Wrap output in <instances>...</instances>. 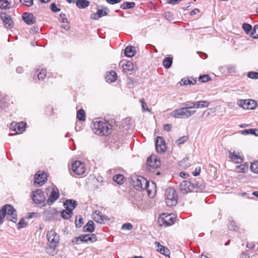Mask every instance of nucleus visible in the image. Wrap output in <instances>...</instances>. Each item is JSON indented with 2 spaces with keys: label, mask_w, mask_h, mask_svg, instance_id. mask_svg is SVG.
Here are the masks:
<instances>
[{
  "label": "nucleus",
  "mask_w": 258,
  "mask_h": 258,
  "mask_svg": "<svg viewBox=\"0 0 258 258\" xmlns=\"http://www.w3.org/2000/svg\"><path fill=\"white\" fill-rule=\"evenodd\" d=\"M73 211L68 209L63 210L61 213V217L64 219H68L72 216Z\"/></svg>",
  "instance_id": "36"
},
{
  "label": "nucleus",
  "mask_w": 258,
  "mask_h": 258,
  "mask_svg": "<svg viewBox=\"0 0 258 258\" xmlns=\"http://www.w3.org/2000/svg\"><path fill=\"white\" fill-rule=\"evenodd\" d=\"M179 188L181 192L183 194L193 191L194 189H196V191H197L196 182L193 183L187 180H184L180 183Z\"/></svg>",
  "instance_id": "7"
},
{
  "label": "nucleus",
  "mask_w": 258,
  "mask_h": 258,
  "mask_svg": "<svg viewBox=\"0 0 258 258\" xmlns=\"http://www.w3.org/2000/svg\"><path fill=\"white\" fill-rule=\"evenodd\" d=\"M5 100V97L4 95L0 92V106L4 103Z\"/></svg>",
  "instance_id": "59"
},
{
  "label": "nucleus",
  "mask_w": 258,
  "mask_h": 258,
  "mask_svg": "<svg viewBox=\"0 0 258 258\" xmlns=\"http://www.w3.org/2000/svg\"><path fill=\"white\" fill-rule=\"evenodd\" d=\"M56 213V211L55 209L49 208L45 210H44L42 215H44L46 218L49 219L53 217Z\"/></svg>",
  "instance_id": "29"
},
{
  "label": "nucleus",
  "mask_w": 258,
  "mask_h": 258,
  "mask_svg": "<svg viewBox=\"0 0 258 258\" xmlns=\"http://www.w3.org/2000/svg\"><path fill=\"white\" fill-rule=\"evenodd\" d=\"M97 240L96 235L94 234H89L82 235L78 237H75L72 240V242L74 244H78L80 242L93 243Z\"/></svg>",
  "instance_id": "5"
},
{
  "label": "nucleus",
  "mask_w": 258,
  "mask_h": 258,
  "mask_svg": "<svg viewBox=\"0 0 258 258\" xmlns=\"http://www.w3.org/2000/svg\"><path fill=\"white\" fill-rule=\"evenodd\" d=\"M123 179L124 176L121 174H117L113 176V180L118 184L123 183Z\"/></svg>",
  "instance_id": "42"
},
{
  "label": "nucleus",
  "mask_w": 258,
  "mask_h": 258,
  "mask_svg": "<svg viewBox=\"0 0 258 258\" xmlns=\"http://www.w3.org/2000/svg\"><path fill=\"white\" fill-rule=\"evenodd\" d=\"M250 170L251 171L254 173L258 174V162L254 161L250 165Z\"/></svg>",
  "instance_id": "44"
},
{
  "label": "nucleus",
  "mask_w": 258,
  "mask_h": 258,
  "mask_svg": "<svg viewBox=\"0 0 258 258\" xmlns=\"http://www.w3.org/2000/svg\"><path fill=\"white\" fill-rule=\"evenodd\" d=\"M90 3L87 0H77V6L80 9H84L89 6Z\"/></svg>",
  "instance_id": "33"
},
{
  "label": "nucleus",
  "mask_w": 258,
  "mask_h": 258,
  "mask_svg": "<svg viewBox=\"0 0 258 258\" xmlns=\"http://www.w3.org/2000/svg\"><path fill=\"white\" fill-rule=\"evenodd\" d=\"M136 53L135 48L132 46H126L124 51V55L128 57H132L135 55Z\"/></svg>",
  "instance_id": "28"
},
{
  "label": "nucleus",
  "mask_w": 258,
  "mask_h": 258,
  "mask_svg": "<svg viewBox=\"0 0 258 258\" xmlns=\"http://www.w3.org/2000/svg\"><path fill=\"white\" fill-rule=\"evenodd\" d=\"M122 68L124 72L131 74L134 71L135 66L132 61H127L122 62Z\"/></svg>",
  "instance_id": "22"
},
{
  "label": "nucleus",
  "mask_w": 258,
  "mask_h": 258,
  "mask_svg": "<svg viewBox=\"0 0 258 258\" xmlns=\"http://www.w3.org/2000/svg\"><path fill=\"white\" fill-rule=\"evenodd\" d=\"M134 187L138 190H144L147 188L148 181L142 176L135 177L133 180Z\"/></svg>",
  "instance_id": "8"
},
{
  "label": "nucleus",
  "mask_w": 258,
  "mask_h": 258,
  "mask_svg": "<svg viewBox=\"0 0 258 258\" xmlns=\"http://www.w3.org/2000/svg\"><path fill=\"white\" fill-rule=\"evenodd\" d=\"M172 63V58L170 57H165L163 61V65L166 69H169Z\"/></svg>",
  "instance_id": "37"
},
{
  "label": "nucleus",
  "mask_w": 258,
  "mask_h": 258,
  "mask_svg": "<svg viewBox=\"0 0 258 258\" xmlns=\"http://www.w3.org/2000/svg\"><path fill=\"white\" fill-rule=\"evenodd\" d=\"M92 217L96 222L101 224L108 220V219L106 216L102 215L101 212L98 210H96L93 212L92 214Z\"/></svg>",
  "instance_id": "17"
},
{
  "label": "nucleus",
  "mask_w": 258,
  "mask_h": 258,
  "mask_svg": "<svg viewBox=\"0 0 258 258\" xmlns=\"http://www.w3.org/2000/svg\"><path fill=\"white\" fill-rule=\"evenodd\" d=\"M156 150L158 153H162L165 152L166 147L165 141L161 137H157L155 141Z\"/></svg>",
  "instance_id": "13"
},
{
  "label": "nucleus",
  "mask_w": 258,
  "mask_h": 258,
  "mask_svg": "<svg viewBox=\"0 0 258 258\" xmlns=\"http://www.w3.org/2000/svg\"><path fill=\"white\" fill-rule=\"evenodd\" d=\"M237 104L244 109H253L257 106L256 102L252 99L239 100Z\"/></svg>",
  "instance_id": "9"
},
{
  "label": "nucleus",
  "mask_w": 258,
  "mask_h": 258,
  "mask_svg": "<svg viewBox=\"0 0 258 258\" xmlns=\"http://www.w3.org/2000/svg\"><path fill=\"white\" fill-rule=\"evenodd\" d=\"M46 180V173L43 171H38L35 175L34 183L39 186L43 185Z\"/></svg>",
  "instance_id": "14"
},
{
  "label": "nucleus",
  "mask_w": 258,
  "mask_h": 258,
  "mask_svg": "<svg viewBox=\"0 0 258 258\" xmlns=\"http://www.w3.org/2000/svg\"><path fill=\"white\" fill-rule=\"evenodd\" d=\"M242 28L247 34H249L252 30V26L247 23H244L242 25Z\"/></svg>",
  "instance_id": "48"
},
{
  "label": "nucleus",
  "mask_w": 258,
  "mask_h": 258,
  "mask_svg": "<svg viewBox=\"0 0 258 258\" xmlns=\"http://www.w3.org/2000/svg\"><path fill=\"white\" fill-rule=\"evenodd\" d=\"M133 225L132 224L127 223L123 224L122 225L121 229L122 230L126 229V230H131L133 229Z\"/></svg>",
  "instance_id": "53"
},
{
  "label": "nucleus",
  "mask_w": 258,
  "mask_h": 258,
  "mask_svg": "<svg viewBox=\"0 0 258 258\" xmlns=\"http://www.w3.org/2000/svg\"><path fill=\"white\" fill-rule=\"evenodd\" d=\"M19 2L27 7H30L33 4V0H19Z\"/></svg>",
  "instance_id": "54"
},
{
  "label": "nucleus",
  "mask_w": 258,
  "mask_h": 258,
  "mask_svg": "<svg viewBox=\"0 0 258 258\" xmlns=\"http://www.w3.org/2000/svg\"><path fill=\"white\" fill-rule=\"evenodd\" d=\"M163 129L165 131L169 132L171 129V125L170 124H166L163 126Z\"/></svg>",
  "instance_id": "57"
},
{
  "label": "nucleus",
  "mask_w": 258,
  "mask_h": 258,
  "mask_svg": "<svg viewBox=\"0 0 258 258\" xmlns=\"http://www.w3.org/2000/svg\"><path fill=\"white\" fill-rule=\"evenodd\" d=\"M165 202L168 206H175L177 203V196L175 190L170 187L165 191Z\"/></svg>",
  "instance_id": "4"
},
{
  "label": "nucleus",
  "mask_w": 258,
  "mask_h": 258,
  "mask_svg": "<svg viewBox=\"0 0 258 258\" xmlns=\"http://www.w3.org/2000/svg\"><path fill=\"white\" fill-rule=\"evenodd\" d=\"M94 222L92 221H89L87 224L83 227V230L85 232H92L94 231Z\"/></svg>",
  "instance_id": "32"
},
{
  "label": "nucleus",
  "mask_w": 258,
  "mask_h": 258,
  "mask_svg": "<svg viewBox=\"0 0 258 258\" xmlns=\"http://www.w3.org/2000/svg\"><path fill=\"white\" fill-rule=\"evenodd\" d=\"M201 172V169L200 168H196L195 171L193 172V175L194 176H197L200 174V173Z\"/></svg>",
  "instance_id": "64"
},
{
  "label": "nucleus",
  "mask_w": 258,
  "mask_h": 258,
  "mask_svg": "<svg viewBox=\"0 0 258 258\" xmlns=\"http://www.w3.org/2000/svg\"><path fill=\"white\" fill-rule=\"evenodd\" d=\"M50 8L51 10L54 12H57L60 11V9L56 7V6L54 3H53L51 5Z\"/></svg>",
  "instance_id": "56"
},
{
  "label": "nucleus",
  "mask_w": 258,
  "mask_h": 258,
  "mask_svg": "<svg viewBox=\"0 0 258 258\" xmlns=\"http://www.w3.org/2000/svg\"><path fill=\"white\" fill-rule=\"evenodd\" d=\"M37 214L34 212L30 213L28 214V218L31 219L37 216Z\"/></svg>",
  "instance_id": "62"
},
{
  "label": "nucleus",
  "mask_w": 258,
  "mask_h": 258,
  "mask_svg": "<svg viewBox=\"0 0 258 258\" xmlns=\"http://www.w3.org/2000/svg\"><path fill=\"white\" fill-rule=\"evenodd\" d=\"M196 102L188 101L183 104V105L185 107H191V110L196 108L195 105Z\"/></svg>",
  "instance_id": "50"
},
{
  "label": "nucleus",
  "mask_w": 258,
  "mask_h": 258,
  "mask_svg": "<svg viewBox=\"0 0 258 258\" xmlns=\"http://www.w3.org/2000/svg\"><path fill=\"white\" fill-rule=\"evenodd\" d=\"M77 204L76 201L73 200H67L64 203V206L66 209L73 211L77 207Z\"/></svg>",
  "instance_id": "25"
},
{
  "label": "nucleus",
  "mask_w": 258,
  "mask_h": 258,
  "mask_svg": "<svg viewBox=\"0 0 258 258\" xmlns=\"http://www.w3.org/2000/svg\"><path fill=\"white\" fill-rule=\"evenodd\" d=\"M107 11H108V9L107 8L101 6L100 8L98 9L97 13L91 15V19L94 20H98L101 17L107 15Z\"/></svg>",
  "instance_id": "16"
},
{
  "label": "nucleus",
  "mask_w": 258,
  "mask_h": 258,
  "mask_svg": "<svg viewBox=\"0 0 258 258\" xmlns=\"http://www.w3.org/2000/svg\"><path fill=\"white\" fill-rule=\"evenodd\" d=\"M61 27L66 30H69L70 28V25L68 23H63V24L61 25Z\"/></svg>",
  "instance_id": "58"
},
{
  "label": "nucleus",
  "mask_w": 258,
  "mask_h": 258,
  "mask_svg": "<svg viewBox=\"0 0 258 258\" xmlns=\"http://www.w3.org/2000/svg\"><path fill=\"white\" fill-rule=\"evenodd\" d=\"M32 199L35 204L37 205L40 204L42 206H45V197L44 193L40 189H37L33 191Z\"/></svg>",
  "instance_id": "11"
},
{
  "label": "nucleus",
  "mask_w": 258,
  "mask_h": 258,
  "mask_svg": "<svg viewBox=\"0 0 258 258\" xmlns=\"http://www.w3.org/2000/svg\"><path fill=\"white\" fill-rule=\"evenodd\" d=\"M197 80L194 78H182L180 82V85H194L196 83Z\"/></svg>",
  "instance_id": "31"
},
{
  "label": "nucleus",
  "mask_w": 258,
  "mask_h": 258,
  "mask_svg": "<svg viewBox=\"0 0 258 258\" xmlns=\"http://www.w3.org/2000/svg\"><path fill=\"white\" fill-rule=\"evenodd\" d=\"M83 224V218L80 216L79 217H77L76 220V226L77 227H80Z\"/></svg>",
  "instance_id": "52"
},
{
  "label": "nucleus",
  "mask_w": 258,
  "mask_h": 258,
  "mask_svg": "<svg viewBox=\"0 0 258 258\" xmlns=\"http://www.w3.org/2000/svg\"><path fill=\"white\" fill-rule=\"evenodd\" d=\"M72 170L76 174L80 175L84 173L86 167L83 163L76 161L72 164Z\"/></svg>",
  "instance_id": "12"
},
{
  "label": "nucleus",
  "mask_w": 258,
  "mask_h": 258,
  "mask_svg": "<svg viewBox=\"0 0 258 258\" xmlns=\"http://www.w3.org/2000/svg\"><path fill=\"white\" fill-rule=\"evenodd\" d=\"M111 125L105 119L98 118L94 119L92 131L95 134L107 136L111 133Z\"/></svg>",
  "instance_id": "1"
},
{
  "label": "nucleus",
  "mask_w": 258,
  "mask_h": 258,
  "mask_svg": "<svg viewBox=\"0 0 258 258\" xmlns=\"http://www.w3.org/2000/svg\"><path fill=\"white\" fill-rule=\"evenodd\" d=\"M1 18L6 28H10L13 27V22L10 16L5 13H1Z\"/></svg>",
  "instance_id": "20"
},
{
  "label": "nucleus",
  "mask_w": 258,
  "mask_h": 258,
  "mask_svg": "<svg viewBox=\"0 0 258 258\" xmlns=\"http://www.w3.org/2000/svg\"><path fill=\"white\" fill-rule=\"evenodd\" d=\"M227 69L229 73H234L236 71L235 67L233 66L228 67Z\"/></svg>",
  "instance_id": "61"
},
{
  "label": "nucleus",
  "mask_w": 258,
  "mask_h": 258,
  "mask_svg": "<svg viewBox=\"0 0 258 258\" xmlns=\"http://www.w3.org/2000/svg\"><path fill=\"white\" fill-rule=\"evenodd\" d=\"M77 117L80 121H85L86 115L85 111L83 109L79 110L77 113Z\"/></svg>",
  "instance_id": "38"
},
{
  "label": "nucleus",
  "mask_w": 258,
  "mask_h": 258,
  "mask_svg": "<svg viewBox=\"0 0 258 258\" xmlns=\"http://www.w3.org/2000/svg\"><path fill=\"white\" fill-rule=\"evenodd\" d=\"M26 123L24 122H13L11 123L10 129L12 131L16 132L15 134L10 133L9 136H13L16 134H22L25 130Z\"/></svg>",
  "instance_id": "10"
},
{
  "label": "nucleus",
  "mask_w": 258,
  "mask_h": 258,
  "mask_svg": "<svg viewBox=\"0 0 258 258\" xmlns=\"http://www.w3.org/2000/svg\"><path fill=\"white\" fill-rule=\"evenodd\" d=\"M140 102L142 104V109L143 111L145 112L146 111L149 110V108L147 106V105L146 103L144 101V99H141Z\"/></svg>",
  "instance_id": "55"
},
{
  "label": "nucleus",
  "mask_w": 258,
  "mask_h": 258,
  "mask_svg": "<svg viewBox=\"0 0 258 258\" xmlns=\"http://www.w3.org/2000/svg\"><path fill=\"white\" fill-rule=\"evenodd\" d=\"M210 102L208 101H199L195 102V108H202L207 107L210 105Z\"/></svg>",
  "instance_id": "34"
},
{
  "label": "nucleus",
  "mask_w": 258,
  "mask_h": 258,
  "mask_svg": "<svg viewBox=\"0 0 258 258\" xmlns=\"http://www.w3.org/2000/svg\"><path fill=\"white\" fill-rule=\"evenodd\" d=\"M59 192L57 188H53L49 197L47 201L48 205H51L59 198Z\"/></svg>",
  "instance_id": "18"
},
{
  "label": "nucleus",
  "mask_w": 258,
  "mask_h": 258,
  "mask_svg": "<svg viewBox=\"0 0 258 258\" xmlns=\"http://www.w3.org/2000/svg\"><path fill=\"white\" fill-rule=\"evenodd\" d=\"M188 139V137L187 136H184L181 137V138H180L178 140H177L176 141V144L178 146H179L181 144H184L185 142H186L187 141Z\"/></svg>",
  "instance_id": "45"
},
{
  "label": "nucleus",
  "mask_w": 258,
  "mask_h": 258,
  "mask_svg": "<svg viewBox=\"0 0 258 258\" xmlns=\"http://www.w3.org/2000/svg\"><path fill=\"white\" fill-rule=\"evenodd\" d=\"M199 12H200V11L198 9H195L194 10H193L192 11L190 12V15L191 16H193V15L197 14Z\"/></svg>",
  "instance_id": "63"
},
{
  "label": "nucleus",
  "mask_w": 258,
  "mask_h": 258,
  "mask_svg": "<svg viewBox=\"0 0 258 258\" xmlns=\"http://www.w3.org/2000/svg\"><path fill=\"white\" fill-rule=\"evenodd\" d=\"M23 20L28 25L33 24L35 21L33 14L27 13H24L22 16Z\"/></svg>",
  "instance_id": "24"
},
{
  "label": "nucleus",
  "mask_w": 258,
  "mask_h": 258,
  "mask_svg": "<svg viewBox=\"0 0 258 258\" xmlns=\"http://www.w3.org/2000/svg\"><path fill=\"white\" fill-rule=\"evenodd\" d=\"M6 216L8 221L16 223L17 221V212L14 207L11 205H5L0 210V225L3 223Z\"/></svg>",
  "instance_id": "2"
},
{
  "label": "nucleus",
  "mask_w": 258,
  "mask_h": 258,
  "mask_svg": "<svg viewBox=\"0 0 258 258\" xmlns=\"http://www.w3.org/2000/svg\"><path fill=\"white\" fill-rule=\"evenodd\" d=\"M247 77L252 79H258V73L255 72H250L247 73Z\"/></svg>",
  "instance_id": "49"
},
{
  "label": "nucleus",
  "mask_w": 258,
  "mask_h": 258,
  "mask_svg": "<svg viewBox=\"0 0 258 258\" xmlns=\"http://www.w3.org/2000/svg\"><path fill=\"white\" fill-rule=\"evenodd\" d=\"M11 8L10 3L7 0H0V8L2 9H9Z\"/></svg>",
  "instance_id": "41"
},
{
  "label": "nucleus",
  "mask_w": 258,
  "mask_h": 258,
  "mask_svg": "<svg viewBox=\"0 0 258 258\" xmlns=\"http://www.w3.org/2000/svg\"><path fill=\"white\" fill-rule=\"evenodd\" d=\"M106 81L108 83H113L117 79V74L115 72L111 71L108 72L105 77Z\"/></svg>",
  "instance_id": "27"
},
{
  "label": "nucleus",
  "mask_w": 258,
  "mask_h": 258,
  "mask_svg": "<svg viewBox=\"0 0 258 258\" xmlns=\"http://www.w3.org/2000/svg\"><path fill=\"white\" fill-rule=\"evenodd\" d=\"M196 110H191V107H185L175 109L172 111L170 115L176 118H188L195 114Z\"/></svg>",
  "instance_id": "3"
},
{
  "label": "nucleus",
  "mask_w": 258,
  "mask_h": 258,
  "mask_svg": "<svg viewBox=\"0 0 258 258\" xmlns=\"http://www.w3.org/2000/svg\"><path fill=\"white\" fill-rule=\"evenodd\" d=\"M135 6L134 2H126L121 4L120 8L123 10L131 9Z\"/></svg>",
  "instance_id": "40"
},
{
  "label": "nucleus",
  "mask_w": 258,
  "mask_h": 258,
  "mask_svg": "<svg viewBox=\"0 0 258 258\" xmlns=\"http://www.w3.org/2000/svg\"><path fill=\"white\" fill-rule=\"evenodd\" d=\"M229 157L231 160L235 163H241L243 161V157L240 153L234 152H229Z\"/></svg>",
  "instance_id": "21"
},
{
  "label": "nucleus",
  "mask_w": 258,
  "mask_h": 258,
  "mask_svg": "<svg viewBox=\"0 0 258 258\" xmlns=\"http://www.w3.org/2000/svg\"><path fill=\"white\" fill-rule=\"evenodd\" d=\"M146 189L148 191V196L153 197L156 191L155 183L153 181L151 183L148 181V185H147V188Z\"/></svg>",
  "instance_id": "26"
},
{
  "label": "nucleus",
  "mask_w": 258,
  "mask_h": 258,
  "mask_svg": "<svg viewBox=\"0 0 258 258\" xmlns=\"http://www.w3.org/2000/svg\"><path fill=\"white\" fill-rule=\"evenodd\" d=\"M175 220V215L173 214L163 213L160 215L158 222L161 226H168L172 225Z\"/></svg>",
  "instance_id": "6"
},
{
  "label": "nucleus",
  "mask_w": 258,
  "mask_h": 258,
  "mask_svg": "<svg viewBox=\"0 0 258 258\" xmlns=\"http://www.w3.org/2000/svg\"><path fill=\"white\" fill-rule=\"evenodd\" d=\"M248 165L245 163L244 164H240L236 167V171L238 173H245L248 170Z\"/></svg>",
  "instance_id": "35"
},
{
  "label": "nucleus",
  "mask_w": 258,
  "mask_h": 258,
  "mask_svg": "<svg viewBox=\"0 0 258 258\" xmlns=\"http://www.w3.org/2000/svg\"><path fill=\"white\" fill-rule=\"evenodd\" d=\"M243 135H254L256 136H258V130L255 128L245 130L241 131Z\"/></svg>",
  "instance_id": "39"
},
{
  "label": "nucleus",
  "mask_w": 258,
  "mask_h": 258,
  "mask_svg": "<svg viewBox=\"0 0 258 258\" xmlns=\"http://www.w3.org/2000/svg\"><path fill=\"white\" fill-rule=\"evenodd\" d=\"M27 225V222L26 221L24 218H22L20 219L19 222L17 224V228L18 229H20L25 227Z\"/></svg>",
  "instance_id": "43"
},
{
  "label": "nucleus",
  "mask_w": 258,
  "mask_h": 258,
  "mask_svg": "<svg viewBox=\"0 0 258 258\" xmlns=\"http://www.w3.org/2000/svg\"><path fill=\"white\" fill-rule=\"evenodd\" d=\"M46 71L45 69H41L38 73L37 76L39 80H43L46 77Z\"/></svg>",
  "instance_id": "47"
},
{
  "label": "nucleus",
  "mask_w": 258,
  "mask_h": 258,
  "mask_svg": "<svg viewBox=\"0 0 258 258\" xmlns=\"http://www.w3.org/2000/svg\"><path fill=\"white\" fill-rule=\"evenodd\" d=\"M57 245V244L50 243L49 246L46 249V252L51 255H55L57 253L56 250Z\"/></svg>",
  "instance_id": "30"
},
{
  "label": "nucleus",
  "mask_w": 258,
  "mask_h": 258,
  "mask_svg": "<svg viewBox=\"0 0 258 258\" xmlns=\"http://www.w3.org/2000/svg\"><path fill=\"white\" fill-rule=\"evenodd\" d=\"M46 237L49 243L58 244L59 242V236L54 230L49 231L47 233Z\"/></svg>",
  "instance_id": "15"
},
{
  "label": "nucleus",
  "mask_w": 258,
  "mask_h": 258,
  "mask_svg": "<svg viewBox=\"0 0 258 258\" xmlns=\"http://www.w3.org/2000/svg\"><path fill=\"white\" fill-rule=\"evenodd\" d=\"M147 165L153 168H156L160 166V162L156 156H151L147 159Z\"/></svg>",
  "instance_id": "19"
},
{
  "label": "nucleus",
  "mask_w": 258,
  "mask_h": 258,
  "mask_svg": "<svg viewBox=\"0 0 258 258\" xmlns=\"http://www.w3.org/2000/svg\"><path fill=\"white\" fill-rule=\"evenodd\" d=\"M121 0H106V2L111 5H114L120 3Z\"/></svg>",
  "instance_id": "60"
},
{
  "label": "nucleus",
  "mask_w": 258,
  "mask_h": 258,
  "mask_svg": "<svg viewBox=\"0 0 258 258\" xmlns=\"http://www.w3.org/2000/svg\"><path fill=\"white\" fill-rule=\"evenodd\" d=\"M251 36L254 39L258 38V24L256 25L251 33Z\"/></svg>",
  "instance_id": "46"
},
{
  "label": "nucleus",
  "mask_w": 258,
  "mask_h": 258,
  "mask_svg": "<svg viewBox=\"0 0 258 258\" xmlns=\"http://www.w3.org/2000/svg\"><path fill=\"white\" fill-rule=\"evenodd\" d=\"M156 250L160 253L165 255L169 256L170 254V250L166 247L161 245L159 242H155Z\"/></svg>",
  "instance_id": "23"
},
{
  "label": "nucleus",
  "mask_w": 258,
  "mask_h": 258,
  "mask_svg": "<svg viewBox=\"0 0 258 258\" xmlns=\"http://www.w3.org/2000/svg\"><path fill=\"white\" fill-rule=\"evenodd\" d=\"M199 81L201 82H207L210 80V78L208 75L201 76L199 78Z\"/></svg>",
  "instance_id": "51"
}]
</instances>
